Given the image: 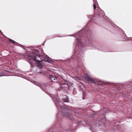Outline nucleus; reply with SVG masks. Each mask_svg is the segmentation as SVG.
<instances>
[{
    "label": "nucleus",
    "instance_id": "f257e3e1",
    "mask_svg": "<svg viewBox=\"0 0 132 132\" xmlns=\"http://www.w3.org/2000/svg\"><path fill=\"white\" fill-rule=\"evenodd\" d=\"M93 19L92 18L89 21L85 27L74 34L68 35L74 36L76 39L75 52L71 57L70 60L72 62L77 63L76 64L77 69L79 70L84 68L82 61L84 60V51L85 46L90 47V49L96 48V46L89 39V37L90 34L89 29L87 28L90 25H92Z\"/></svg>",
    "mask_w": 132,
    "mask_h": 132
},
{
    "label": "nucleus",
    "instance_id": "f03ea898",
    "mask_svg": "<svg viewBox=\"0 0 132 132\" xmlns=\"http://www.w3.org/2000/svg\"><path fill=\"white\" fill-rule=\"evenodd\" d=\"M59 81L60 83V89L61 90L64 91L68 90V84L69 81L64 79L62 78H60Z\"/></svg>",
    "mask_w": 132,
    "mask_h": 132
},
{
    "label": "nucleus",
    "instance_id": "7ed1b4c3",
    "mask_svg": "<svg viewBox=\"0 0 132 132\" xmlns=\"http://www.w3.org/2000/svg\"><path fill=\"white\" fill-rule=\"evenodd\" d=\"M62 78L61 76H59L57 75H51L49 76V81L51 82V84H53V82H59V81L60 78Z\"/></svg>",
    "mask_w": 132,
    "mask_h": 132
},
{
    "label": "nucleus",
    "instance_id": "20e7f679",
    "mask_svg": "<svg viewBox=\"0 0 132 132\" xmlns=\"http://www.w3.org/2000/svg\"><path fill=\"white\" fill-rule=\"evenodd\" d=\"M34 84L37 86L39 87L45 93H47L48 91L49 87L47 86L46 84H41L39 83H38L36 82H34Z\"/></svg>",
    "mask_w": 132,
    "mask_h": 132
},
{
    "label": "nucleus",
    "instance_id": "39448f33",
    "mask_svg": "<svg viewBox=\"0 0 132 132\" xmlns=\"http://www.w3.org/2000/svg\"><path fill=\"white\" fill-rule=\"evenodd\" d=\"M68 90L70 91L73 94L75 95L76 94L77 92L75 89L74 87L73 86V84L71 82H69L68 83Z\"/></svg>",
    "mask_w": 132,
    "mask_h": 132
},
{
    "label": "nucleus",
    "instance_id": "423d86ee",
    "mask_svg": "<svg viewBox=\"0 0 132 132\" xmlns=\"http://www.w3.org/2000/svg\"><path fill=\"white\" fill-rule=\"evenodd\" d=\"M28 57L29 58H30L34 61H35L36 63H39L40 61V60H36V59L37 58V57H38V58H39L41 60V59L40 58V56H39V55L37 54L35 55L34 56L29 55L28 56Z\"/></svg>",
    "mask_w": 132,
    "mask_h": 132
},
{
    "label": "nucleus",
    "instance_id": "0eeeda50",
    "mask_svg": "<svg viewBox=\"0 0 132 132\" xmlns=\"http://www.w3.org/2000/svg\"><path fill=\"white\" fill-rule=\"evenodd\" d=\"M85 78L86 80L89 83H93L95 82V81L93 79L90 78L87 76H85Z\"/></svg>",
    "mask_w": 132,
    "mask_h": 132
},
{
    "label": "nucleus",
    "instance_id": "6e6552de",
    "mask_svg": "<svg viewBox=\"0 0 132 132\" xmlns=\"http://www.w3.org/2000/svg\"><path fill=\"white\" fill-rule=\"evenodd\" d=\"M8 39H9V40L10 42L13 43V44H14L15 45H17V46H20L21 47L23 48V47H24L22 45H21L20 44L16 42L15 41L13 40H12L10 39L9 38H8Z\"/></svg>",
    "mask_w": 132,
    "mask_h": 132
},
{
    "label": "nucleus",
    "instance_id": "1a4fd4ad",
    "mask_svg": "<svg viewBox=\"0 0 132 132\" xmlns=\"http://www.w3.org/2000/svg\"><path fill=\"white\" fill-rule=\"evenodd\" d=\"M62 100L64 102H69V97L67 96H65V97L62 98Z\"/></svg>",
    "mask_w": 132,
    "mask_h": 132
},
{
    "label": "nucleus",
    "instance_id": "9d476101",
    "mask_svg": "<svg viewBox=\"0 0 132 132\" xmlns=\"http://www.w3.org/2000/svg\"><path fill=\"white\" fill-rule=\"evenodd\" d=\"M86 94L84 92H82V99L84 100L85 99H87V98L86 97Z\"/></svg>",
    "mask_w": 132,
    "mask_h": 132
},
{
    "label": "nucleus",
    "instance_id": "9b49d317",
    "mask_svg": "<svg viewBox=\"0 0 132 132\" xmlns=\"http://www.w3.org/2000/svg\"><path fill=\"white\" fill-rule=\"evenodd\" d=\"M107 23H108L107 26H108V27L109 28L110 27H111L112 28H114V27L112 26L111 23H110V22H107Z\"/></svg>",
    "mask_w": 132,
    "mask_h": 132
},
{
    "label": "nucleus",
    "instance_id": "f8f14e48",
    "mask_svg": "<svg viewBox=\"0 0 132 132\" xmlns=\"http://www.w3.org/2000/svg\"><path fill=\"white\" fill-rule=\"evenodd\" d=\"M97 85L99 86V87H100V86H101L102 87H103L105 85V84L102 82H100L98 83Z\"/></svg>",
    "mask_w": 132,
    "mask_h": 132
},
{
    "label": "nucleus",
    "instance_id": "ddd939ff",
    "mask_svg": "<svg viewBox=\"0 0 132 132\" xmlns=\"http://www.w3.org/2000/svg\"><path fill=\"white\" fill-rule=\"evenodd\" d=\"M45 61L46 62H47L48 63H50V60L48 59H47V60H46L45 59H44V60H43V61Z\"/></svg>",
    "mask_w": 132,
    "mask_h": 132
},
{
    "label": "nucleus",
    "instance_id": "4468645a",
    "mask_svg": "<svg viewBox=\"0 0 132 132\" xmlns=\"http://www.w3.org/2000/svg\"><path fill=\"white\" fill-rule=\"evenodd\" d=\"M5 76V74L3 72L0 73V77H2Z\"/></svg>",
    "mask_w": 132,
    "mask_h": 132
},
{
    "label": "nucleus",
    "instance_id": "2eb2a0df",
    "mask_svg": "<svg viewBox=\"0 0 132 132\" xmlns=\"http://www.w3.org/2000/svg\"><path fill=\"white\" fill-rule=\"evenodd\" d=\"M62 37V36H55V37H53V38H48V39H52V38H54L55 37Z\"/></svg>",
    "mask_w": 132,
    "mask_h": 132
},
{
    "label": "nucleus",
    "instance_id": "dca6fc26",
    "mask_svg": "<svg viewBox=\"0 0 132 132\" xmlns=\"http://www.w3.org/2000/svg\"><path fill=\"white\" fill-rule=\"evenodd\" d=\"M93 7L94 10L96 9V6L95 4V3L93 4Z\"/></svg>",
    "mask_w": 132,
    "mask_h": 132
},
{
    "label": "nucleus",
    "instance_id": "f3484780",
    "mask_svg": "<svg viewBox=\"0 0 132 132\" xmlns=\"http://www.w3.org/2000/svg\"><path fill=\"white\" fill-rule=\"evenodd\" d=\"M37 69V71H36V72L37 73H41V71H38V70Z\"/></svg>",
    "mask_w": 132,
    "mask_h": 132
},
{
    "label": "nucleus",
    "instance_id": "a211bd4d",
    "mask_svg": "<svg viewBox=\"0 0 132 132\" xmlns=\"http://www.w3.org/2000/svg\"><path fill=\"white\" fill-rule=\"evenodd\" d=\"M98 14L100 16H102L103 15V14L102 15V14H100V12L98 13Z\"/></svg>",
    "mask_w": 132,
    "mask_h": 132
},
{
    "label": "nucleus",
    "instance_id": "6ab92c4d",
    "mask_svg": "<svg viewBox=\"0 0 132 132\" xmlns=\"http://www.w3.org/2000/svg\"><path fill=\"white\" fill-rule=\"evenodd\" d=\"M39 65V67L40 68H42L43 66L42 65H41V64Z\"/></svg>",
    "mask_w": 132,
    "mask_h": 132
},
{
    "label": "nucleus",
    "instance_id": "aec40b11",
    "mask_svg": "<svg viewBox=\"0 0 132 132\" xmlns=\"http://www.w3.org/2000/svg\"><path fill=\"white\" fill-rule=\"evenodd\" d=\"M129 40L130 41H132V37H131L130 38H129Z\"/></svg>",
    "mask_w": 132,
    "mask_h": 132
},
{
    "label": "nucleus",
    "instance_id": "412c9836",
    "mask_svg": "<svg viewBox=\"0 0 132 132\" xmlns=\"http://www.w3.org/2000/svg\"><path fill=\"white\" fill-rule=\"evenodd\" d=\"M88 17H89V18H91L92 17V16H91V15H88Z\"/></svg>",
    "mask_w": 132,
    "mask_h": 132
},
{
    "label": "nucleus",
    "instance_id": "4be33fe9",
    "mask_svg": "<svg viewBox=\"0 0 132 132\" xmlns=\"http://www.w3.org/2000/svg\"><path fill=\"white\" fill-rule=\"evenodd\" d=\"M35 51H36L38 52L39 51L37 49H35Z\"/></svg>",
    "mask_w": 132,
    "mask_h": 132
},
{
    "label": "nucleus",
    "instance_id": "5701e85b",
    "mask_svg": "<svg viewBox=\"0 0 132 132\" xmlns=\"http://www.w3.org/2000/svg\"><path fill=\"white\" fill-rule=\"evenodd\" d=\"M45 42H44V43H43V44H42V45L43 46H44V44H45Z\"/></svg>",
    "mask_w": 132,
    "mask_h": 132
},
{
    "label": "nucleus",
    "instance_id": "b1692460",
    "mask_svg": "<svg viewBox=\"0 0 132 132\" xmlns=\"http://www.w3.org/2000/svg\"><path fill=\"white\" fill-rule=\"evenodd\" d=\"M32 64L31 65V66H32Z\"/></svg>",
    "mask_w": 132,
    "mask_h": 132
},
{
    "label": "nucleus",
    "instance_id": "393cba45",
    "mask_svg": "<svg viewBox=\"0 0 132 132\" xmlns=\"http://www.w3.org/2000/svg\"><path fill=\"white\" fill-rule=\"evenodd\" d=\"M96 116H98V114H96Z\"/></svg>",
    "mask_w": 132,
    "mask_h": 132
},
{
    "label": "nucleus",
    "instance_id": "a878e982",
    "mask_svg": "<svg viewBox=\"0 0 132 132\" xmlns=\"http://www.w3.org/2000/svg\"><path fill=\"white\" fill-rule=\"evenodd\" d=\"M33 48H34V47H32Z\"/></svg>",
    "mask_w": 132,
    "mask_h": 132
},
{
    "label": "nucleus",
    "instance_id": "bb28decb",
    "mask_svg": "<svg viewBox=\"0 0 132 132\" xmlns=\"http://www.w3.org/2000/svg\"><path fill=\"white\" fill-rule=\"evenodd\" d=\"M0 31H1V30H0Z\"/></svg>",
    "mask_w": 132,
    "mask_h": 132
}]
</instances>
